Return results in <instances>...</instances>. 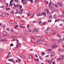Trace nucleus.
I'll return each mask as SVG.
<instances>
[{"instance_id":"1","label":"nucleus","mask_w":64,"mask_h":64,"mask_svg":"<svg viewBox=\"0 0 64 64\" xmlns=\"http://www.w3.org/2000/svg\"><path fill=\"white\" fill-rule=\"evenodd\" d=\"M16 40L17 41V44L16 45V48H18L19 46V44H20V43H19V40L17 39H16Z\"/></svg>"},{"instance_id":"2","label":"nucleus","mask_w":64,"mask_h":64,"mask_svg":"<svg viewBox=\"0 0 64 64\" xmlns=\"http://www.w3.org/2000/svg\"><path fill=\"white\" fill-rule=\"evenodd\" d=\"M32 14V12L31 11H30L29 12V13L28 12H27V14L28 15V16H29L31 14Z\"/></svg>"},{"instance_id":"3","label":"nucleus","mask_w":64,"mask_h":64,"mask_svg":"<svg viewBox=\"0 0 64 64\" xmlns=\"http://www.w3.org/2000/svg\"><path fill=\"white\" fill-rule=\"evenodd\" d=\"M54 54H55V52L54 51L50 54V56L51 57H52L54 55Z\"/></svg>"},{"instance_id":"4","label":"nucleus","mask_w":64,"mask_h":64,"mask_svg":"<svg viewBox=\"0 0 64 64\" xmlns=\"http://www.w3.org/2000/svg\"><path fill=\"white\" fill-rule=\"evenodd\" d=\"M22 3H23L24 4H25L26 3L27 0H21Z\"/></svg>"},{"instance_id":"5","label":"nucleus","mask_w":64,"mask_h":64,"mask_svg":"<svg viewBox=\"0 0 64 64\" xmlns=\"http://www.w3.org/2000/svg\"><path fill=\"white\" fill-rule=\"evenodd\" d=\"M52 12H56V11H57L58 10L57 8H53V9L52 10Z\"/></svg>"},{"instance_id":"6","label":"nucleus","mask_w":64,"mask_h":64,"mask_svg":"<svg viewBox=\"0 0 64 64\" xmlns=\"http://www.w3.org/2000/svg\"><path fill=\"white\" fill-rule=\"evenodd\" d=\"M57 4L58 5H59L60 7H62V6H63V5H62V4H60V3L59 2H58L57 3Z\"/></svg>"},{"instance_id":"7","label":"nucleus","mask_w":64,"mask_h":64,"mask_svg":"<svg viewBox=\"0 0 64 64\" xmlns=\"http://www.w3.org/2000/svg\"><path fill=\"white\" fill-rule=\"evenodd\" d=\"M23 9H21L20 10L19 12V13L20 14H22L23 13Z\"/></svg>"},{"instance_id":"8","label":"nucleus","mask_w":64,"mask_h":64,"mask_svg":"<svg viewBox=\"0 0 64 64\" xmlns=\"http://www.w3.org/2000/svg\"><path fill=\"white\" fill-rule=\"evenodd\" d=\"M1 41H2L4 42H7L8 41V40L6 39H4V40H1Z\"/></svg>"},{"instance_id":"9","label":"nucleus","mask_w":64,"mask_h":64,"mask_svg":"<svg viewBox=\"0 0 64 64\" xmlns=\"http://www.w3.org/2000/svg\"><path fill=\"white\" fill-rule=\"evenodd\" d=\"M44 11L46 12H47V13H49V10H47V7H46L45 8Z\"/></svg>"},{"instance_id":"10","label":"nucleus","mask_w":64,"mask_h":64,"mask_svg":"<svg viewBox=\"0 0 64 64\" xmlns=\"http://www.w3.org/2000/svg\"><path fill=\"white\" fill-rule=\"evenodd\" d=\"M62 39H60L58 40V43H60L61 42H62Z\"/></svg>"},{"instance_id":"11","label":"nucleus","mask_w":64,"mask_h":64,"mask_svg":"<svg viewBox=\"0 0 64 64\" xmlns=\"http://www.w3.org/2000/svg\"><path fill=\"white\" fill-rule=\"evenodd\" d=\"M24 25V24H20V27L21 28H24V26H23V25Z\"/></svg>"},{"instance_id":"12","label":"nucleus","mask_w":64,"mask_h":64,"mask_svg":"<svg viewBox=\"0 0 64 64\" xmlns=\"http://www.w3.org/2000/svg\"><path fill=\"white\" fill-rule=\"evenodd\" d=\"M58 46L56 45H52V48L54 49V47H58Z\"/></svg>"},{"instance_id":"13","label":"nucleus","mask_w":64,"mask_h":64,"mask_svg":"<svg viewBox=\"0 0 64 64\" xmlns=\"http://www.w3.org/2000/svg\"><path fill=\"white\" fill-rule=\"evenodd\" d=\"M34 31L36 33L38 32V30L37 28H34Z\"/></svg>"},{"instance_id":"14","label":"nucleus","mask_w":64,"mask_h":64,"mask_svg":"<svg viewBox=\"0 0 64 64\" xmlns=\"http://www.w3.org/2000/svg\"><path fill=\"white\" fill-rule=\"evenodd\" d=\"M19 10V8H17L16 9V12L15 13V14H17L18 13Z\"/></svg>"},{"instance_id":"15","label":"nucleus","mask_w":64,"mask_h":64,"mask_svg":"<svg viewBox=\"0 0 64 64\" xmlns=\"http://www.w3.org/2000/svg\"><path fill=\"white\" fill-rule=\"evenodd\" d=\"M25 56H24L22 54L20 56V57L22 58H25Z\"/></svg>"},{"instance_id":"16","label":"nucleus","mask_w":64,"mask_h":64,"mask_svg":"<svg viewBox=\"0 0 64 64\" xmlns=\"http://www.w3.org/2000/svg\"><path fill=\"white\" fill-rule=\"evenodd\" d=\"M38 23L40 24V25H42V24H43L41 20H39L38 21Z\"/></svg>"},{"instance_id":"17","label":"nucleus","mask_w":64,"mask_h":64,"mask_svg":"<svg viewBox=\"0 0 64 64\" xmlns=\"http://www.w3.org/2000/svg\"><path fill=\"white\" fill-rule=\"evenodd\" d=\"M49 8L51 10H52L53 8V7L52 6H50L49 7Z\"/></svg>"},{"instance_id":"18","label":"nucleus","mask_w":64,"mask_h":64,"mask_svg":"<svg viewBox=\"0 0 64 64\" xmlns=\"http://www.w3.org/2000/svg\"><path fill=\"white\" fill-rule=\"evenodd\" d=\"M22 39H23L24 40V41H26V39H25V38L23 36H22Z\"/></svg>"},{"instance_id":"19","label":"nucleus","mask_w":64,"mask_h":64,"mask_svg":"<svg viewBox=\"0 0 64 64\" xmlns=\"http://www.w3.org/2000/svg\"><path fill=\"white\" fill-rule=\"evenodd\" d=\"M48 62V63H49L48 64H51V63H52V61L50 60H49Z\"/></svg>"},{"instance_id":"20","label":"nucleus","mask_w":64,"mask_h":64,"mask_svg":"<svg viewBox=\"0 0 64 64\" xmlns=\"http://www.w3.org/2000/svg\"><path fill=\"white\" fill-rule=\"evenodd\" d=\"M9 61H10V62H14V60H13V59L11 58L10 59H8Z\"/></svg>"},{"instance_id":"21","label":"nucleus","mask_w":64,"mask_h":64,"mask_svg":"<svg viewBox=\"0 0 64 64\" xmlns=\"http://www.w3.org/2000/svg\"><path fill=\"white\" fill-rule=\"evenodd\" d=\"M30 1L32 3H33V0H26L27 1Z\"/></svg>"},{"instance_id":"22","label":"nucleus","mask_w":64,"mask_h":64,"mask_svg":"<svg viewBox=\"0 0 64 64\" xmlns=\"http://www.w3.org/2000/svg\"><path fill=\"white\" fill-rule=\"evenodd\" d=\"M5 16H6V17H7L8 16H9V14L7 13H5Z\"/></svg>"},{"instance_id":"23","label":"nucleus","mask_w":64,"mask_h":64,"mask_svg":"<svg viewBox=\"0 0 64 64\" xmlns=\"http://www.w3.org/2000/svg\"><path fill=\"white\" fill-rule=\"evenodd\" d=\"M36 44H37V43H40V40H38L36 42Z\"/></svg>"},{"instance_id":"24","label":"nucleus","mask_w":64,"mask_h":64,"mask_svg":"<svg viewBox=\"0 0 64 64\" xmlns=\"http://www.w3.org/2000/svg\"><path fill=\"white\" fill-rule=\"evenodd\" d=\"M42 14L44 16H46V13L45 12H43Z\"/></svg>"},{"instance_id":"25","label":"nucleus","mask_w":64,"mask_h":64,"mask_svg":"<svg viewBox=\"0 0 64 64\" xmlns=\"http://www.w3.org/2000/svg\"><path fill=\"white\" fill-rule=\"evenodd\" d=\"M23 32L24 33H26L27 32V31L26 30H25V29H24L23 30Z\"/></svg>"},{"instance_id":"26","label":"nucleus","mask_w":64,"mask_h":64,"mask_svg":"<svg viewBox=\"0 0 64 64\" xmlns=\"http://www.w3.org/2000/svg\"><path fill=\"white\" fill-rule=\"evenodd\" d=\"M18 25H16L15 26H14V28L16 29L17 28H18Z\"/></svg>"},{"instance_id":"27","label":"nucleus","mask_w":64,"mask_h":64,"mask_svg":"<svg viewBox=\"0 0 64 64\" xmlns=\"http://www.w3.org/2000/svg\"><path fill=\"white\" fill-rule=\"evenodd\" d=\"M0 16L3 17H5V15L4 14H2V15Z\"/></svg>"},{"instance_id":"28","label":"nucleus","mask_w":64,"mask_h":64,"mask_svg":"<svg viewBox=\"0 0 64 64\" xmlns=\"http://www.w3.org/2000/svg\"><path fill=\"white\" fill-rule=\"evenodd\" d=\"M3 34L4 35H5L7 34V32L5 31H4L3 32Z\"/></svg>"},{"instance_id":"29","label":"nucleus","mask_w":64,"mask_h":64,"mask_svg":"<svg viewBox=\"0 0 64 64\" xmlns=\"http://www.w3.org/2000/svg\"><path fill=\"white\" fill-rule=\"evenodd\" d=\"M58 37H59V38H61V36H60V35L59 34H58L57 35Z\"/></svg>"},{"instance_id":"30","label":"nucleus","mask_w":64,"mask_h":64,"mask_svg":"<svg viewBox=\"0 0 64 64\" xmlns=\"http://www.w3.org/2000/svg\"><path fill=\"white\" fill-rule=\"evenodd\" d=\"M28 32H32V30L30 29V28H29V30Z\"/></svg>"},{"instance_id":"31","label":"nucleus","mask_w":64,"mask_h":64,"mask_svg":"<svg viewBox=\"0 0 64 64\" xmlns=\"http://www.w3.org/2000/svg\"><path fill=\"white\" fill-rule=\"evenodd\" d=\"M53 17L54 19H56V15H54V16H53Z\"/></svg>"},{"instance_id":"32","label":"nucleus","mask_w":64,"mask_h":64,"mask_svg":"<svg viewBox=\"0 0 64 64\" xmlns=\"http://www.w3.org/2000/svg\"><path fill=\"white\" fill-rule=\"evenodd\" d=\"M6 8H7V7L9 6V5H8V3H6Z\"/></svg>"},{"instance_id":"33","label":"nucleus","mask_w":64,"mask_h":64,"mask_svg":"<svg viewBox=\"0 0 64 64\" xmlns=\"http://www.w3.org/2000/svg\"><path fill=\"white\" fill-rule=\"evenodd\" d=\"M10 10V8H6V10Z\"/></svg>"},{"instance_id":"34","label":"nucleus","mask_w":64,"mask_h":64,"mask_svg":"<svg viewBox=\"0 0 64 64\" xmlns=\"http://www.w3.org/2000/svg\"><path fill=\"white\" fill-rule=\"evenodd\" d=\"M58 53H60V51H61V49H59L58 50Z\"/></svg>"},{"instance_id":"35","label":"nucleus","mask_w":64,"mask_h":64,"mask_svg":"<svg viewBox=\"0 0 64 64\" xmlns=\"http://www.w3.org/2000/svg\"><path fill=\"white\" fill-rule=\"evenodd\" d=\"M19 7V5L18 4H17L15 6V7Z\"/></svg>"},{"instance_id":"36","label":"nucleus","mask_w":64,"mask_h":64,"mask_svg":"<svg viewBox=\"0 0 64 64\" xmlns=\"http://www.w3.org/2000/svg\"><path fill=\"white\" fill-rule=\"evenodd\" d=\"M45 2L46 4H48V2L47 1L45 0Z\"/></svg>"},{"instance_id":"37","label":"nucleus","mask_w":64,"mask_h":64,"mask_svg":"<svg viewBox=\"0 0 64 64\" xmlns=\"http://www.w3.org/2000/svg\"><path fill=\"white\" fill-rule=\"evenodd\" d=\"M10 1L11 2H10V4H12V3L14 1V0H12Z\"/></svg>"},{"instance_id":"38","label":"nucleus","mask_w":64,"mask_h":64,"mask_svg":"<svg viewBox=\"0 0 64 64\" xmlns=\"http://www.w3.org/2000/svg\"><path fill=\"white\" fill-rule=\"evenodd\" d=\"M45 54V53L44 52H42V55L43 56V55H44Z\"/></svg>"},{"instance_id":"39","label":"nucleus","mask_w":64,"mask_h":64,"mask_svg":"<svg viewBox=\"0 0 64 64\" xmlns=\"http://www.w3.org/2000/svg\"><path fill=\"white\" fill-rule=\"evenodd\" d=\"M59 20H60V19H58L57 20H56L55 21V22H58V21Z\"/></svg>"},{"instance_id":"40","label":"nucleus","mask_w":64,"mask_h":64,"mask_svg":"<svg viewBox=\"0 0 64 64\" xmlns=\"http://www.w3.org/2000/svg\"><path fill=\"white\" fill-rule=\"evenodd\" d=\"M2 51H3V49L0 48V52H2Z\"/></svg>"},{"instance_id":"41","label":"nucleus","mask_w":64,"mask_h":64,"mask_svg":"<svg viewBox=\"0 0 64 64\" xmlns=\"http://www.w3.org/2000/svg\"><path fill=\"white\" fill-rule=\"evenodd\" d=\"M0 36H1V37H3L4 36V35H3V34H0Z\"/></svg>"},{"instance_id":"42","label":"nucleus","mask_w":64,"mask_h":64,"mask_svg":"<svg viewBox=\"0 0 64 64\" xmlns=\"http://www.w3.org/2000/svg\"><path fill=\"white\" fill-rule=\"evenodd\" d=\"M32 23H36V20H34V21L32 22Z\"/></svg>"},{"instance_id":"43","label":"nucleus","mask_w":64,"mask_h":64,"mask_svg":"<svg viewBox=\"0 0 64 64\" xmlns=\"http://www.w3.org/2000/svg\"><path fill=\"white\" fill-rule=\"evenodd\" d=\"M52 4V2H50L49 4V6H50Z\"/></svg>"},{"instance_id":"44","label":"nucleus","mask_w":64,"mask_h":64,"mask_svg":"<svg viewBox=\"0 0 64 64\" xmlns=\"http://www.w3.org/2000/svg\"><path fill=\"white\" fill-rule=\"evenodd\" d=\"M22 35H20L19 36V37H20V38H22Z\"/></svg>"},{"instance_id":"45","label":"nucleus","mask_w":64,"mask_h":64,"mask_svg":"<svg viewBox=\"0 0 64 64\" xmlns=\"http://www.w3.org/2000/svg\"><path fill=\"white\" fill-rule=\"evenodd\" d=\"M61 60H62L64 59V57L63 56H61Z\"/></svg>"},{"instance_id":"46","label":"nucleus","mask_w":64,"mask_h":64,"mask_svg":"<svg viewBox=\"0 0 64 64\" xmlns=\"http://www.w3.org/2000/svg\"><path fill=\"white\" fill-rule=\"evenodd\" d=\"M55 28L56 29H58V26H55Z\"/></svg>"},{"instance_id":"47","label":"nucleus","mask_w":64,"mask_h":64,"mask_svg":"<svg viewBox=\"0 0 64 64\" xmlns=\"http://www.w3.org/2000/svg\"><path fill=\"white\" fill-rule=\"evenodd\" d=\"M28 35V34H27V33L26 34H25V37H27V36Z\"/></svg>"},{"instance_id":"48","label":"nucleus","mask_w":64,"mask_h":64,"mask_svg":"<svg viewBox=\"0 0 64 64\" xmlns=\"http://www.w3.org/2000/svg\"><path fill=\"white\" fill-rule=\"evenodd\" d=\"M52 16H50L49 17V19H52Z\"/></svg>"},{"instance_id":"49","label":"nucleus","mask_w":64,"mask_h":64,"mask_svg":"<svg viewBox=\"0 0 64 64\" xmlns=\"http://www.w3.org/2000/svg\"><path fill=\"white\" fill-rule=\"evenodd\" d=\"M14 1L15 2H18L19 1L18 0H14Z\"/></svg>"},{"instance_id":"50","label":"nucleus","mask_w":64,"mask_h":64,"mask_svg":"<svg viewBox=\"0 0 64 64\" xmlns=\"http://www.w3.org/2000/svg\"><path fill=\"white\" fill-rule=\"evenodd\" d=\"M22 5H20V9H21V8H22Z\"/></svg>"},{"instance_id":"51","label":"nucleus","mask_w":64,"mask_h":64,"mask_svg":"<svg viewBox=\"0 0 64 64\" xmlns=\"http://www.w3.org/2000/svg\"><path fill=\"white\" fill-rule=\"evenodd\" d=\"M30 27V25L29 24H28L27 25V27L28 28H29Z\"/></svg>"},{"instance_id":"52","label":"nucleus","mask_w":64,"mask_h":64,"mask_svg":"<svg viewBox=\"0 0 64 64\" xmlns=\"http://www.w3.org/2000/svg\"><path fill=\"white\" fill-rule=\"evenodd\" d=\"M50 28H48L47 29V31H49V30H50Z\"/></svg>"},{"instance_id":"53","label":"nucleus","mask_w":64,"mask_h":64,"mask_svg":"<svg viewBox=\"0 0 64 64\" xmlns=\"http://www.w3.org/2000/svg\"><path fill=\"white\" fill-rule=\"evenodd\" d=\"M10 32H14V31H13V30L12 29H11L10 30Z\"/></svg>"},{"instance_id":"54","label":"nucleus","mask_w":64,"mask_h":64,"mask_svg":"<svg viewBox=\"0 0 64 64\" xmlns=\"http://www.w3.org/2000/svg\"><path fill=\"white\" fill-rule=\"evenodd\" d=\"M32 56H31V55H30L29 56V58H32Z\"/></svg>"},{"instance_id":"55","label":"nucleus","mask_w":64,"mask_h":64,"mask_svg":"<svg viewBox=\"0 0 64 64\" xmlns=\"http://www.w3.org/2000/svg\"><path fill=\"white\" fill-rule=\"evenodd\" d=\"M2 27L3 28H5V25H2Z\"/></svg>"},{"instance_id":"56","label":"nucleus","mask_w":64,"mask_h":64,"mask_svg":"<svg viewBox=\"0 0 64 64\" xmlns=\"http://www.w3.org/2000/svg\"><path fill=\"white\" fill-rule=\"evenodd\" d=\"M64 16V14H63V13H62V15L61 16V17H63Z\"/></svg>"},{"instance_id":"57","label":"nucleus","mask_w":64,"mask_h":64,"mask_svg":"<svg viewBox=\"0 0 64 64\" xmlns=\"http://www.w3.org/2000/svg\"><path fill=\"white\" fill-rule=\"evenodd\" d=\"M13 37H13V38H16L17 37V36H13Z\"/></svg>"},{"instance_id":"58","label":"nucleus","mask_w":64,"mask_h":64,"mask_svg":"<svg viewBox=\"0 0 64 64\" xmlns=\"http://www.w3.org/2000/svg\"><path fill=\"white\" fill-rule=\"evenodd\" d=\"M40 40H44V39L43 38H40Z\"/></svg>"},{"instance_id":"59","label":"nucleus","mask_w":64,"mask_h":64,"mask_svg":"<svg viewBox=\"0 0 64 64\" xmlns=\"http://www.w3.org/2000/svg\"><path fill=\"white\" fill-rule=\"evenodd\" d=\"M10 25H11L12 24V23L11 22H10Z\"/></svg>"},{"instance_id":"60","label":"nucleus","mask_w":64,"mask_h":64,"mask_svg":"<svg viewBox=\"0 0 64 64\" xmlns=\"http://www.w3.org/2000/svg\"><path fill=\"white\" fill-rule=\"evenodd\" d=\"M64 50L63 49L62 50V51H60V52H64Z\"/></svg>"},{"instance_id":"61","label":"nucleus","mask_w":64,"mask_h":64,"mask_svg":"<svg viewBox=\"0 0 64 64\" xmlns=\"http://www.w3.org/2000/svg\"><path fill=\"white\" fill-rule=\"evenodd\" d=\"M6 30L7 31H9V28H6Z\"/></svg>"},{"instance_id":"62","label":"nucleus","mask_w":64,"mask_h":64,"mask_svg":"<svg viewBox=\"0 0 64 64\" xmlns=\"http://www.w3.org/2000/svg\"><path fill=\"white\" fill-rule=\"evenodd\" d=\"M31 37L33 39V40H35V38H34L33 37H32V36H31Z\"/></svg>"},{"instance_id":"63","label":"nucleus","mask_w":64,"mask_h":64,"mask_svg":"<svg viewBox=\"0 0 64 64\" xmlns=\"http://www.w3.org/2000/svg\"><path fill=\"white\" fill-rule=\"evenodd\" d=\"M37 16V17H39V16H40L39 15V14H37L36 15Z\"/></svg>"},{"instance_id":"64","label":"nucleus","mask_w":64,"mask_h":64,"mask_svg":"<svg viewBox=\"0 0 64 64\" xmlns=\"http://www.w3.org/2000/svg\"><path fill=\"white\" fill-rule=\"evenodd\" d=\"M17 18H21V17H20L19 16H18L17 17Z\"/></svg>"}]
</instances>
